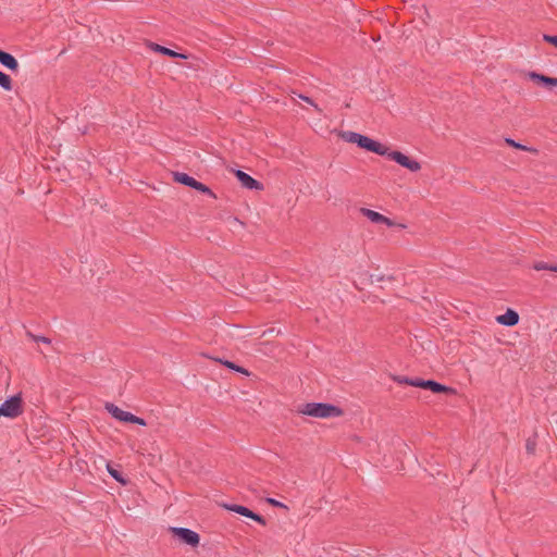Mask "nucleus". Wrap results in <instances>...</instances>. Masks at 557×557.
<instances>
[{
	"label": "nucleus",
	"instance_id": "1",
	"mask_svg": "<svg viewBox=\"0 0 557 557\" xmlns=\"http://www.w3.org/2000/svg\"><path fill=\"white\" fill-rule=\"evenodd\" d=\"M341 138L347 143L356 144L359 148L373 152L379 156L387 157L389 160H393L400 166L409 170L410 172H418L421 170V164L414 159L406 156L405 153L393 150L391 151L388 147L381 144L377 140H374L366 135L352 132V131H344L339 134Z\"/></svg>",
	"mask_w": 557,
	"mask_h": 557
},
{
	"label": "nucleus",
	"instance_id": "2",
	"mask_svg": "<svg viewBox=\"0 0 557 557\" xmlns=\"http://www.w3.org/2000/svg\"><path fill=\"white\" fill-rule=\"evenodd\" d=\"M297 412L320 419L336 418L344 414L341 407L330 403H306L298 407Z\"/></svg>",
	"mask_w": 557,
	"mask_h": 557
},
{
	"label": "nucleus",
	"instance_id": "3",
	"mask_svg": "<svg viewBox=\"0 0 557 557\" xmlns=\"http://www.w3.org/2000/svg\"><path fill=\"white\" fill-rule=\"evenodd\" d=\"M23 412V399L20 394L13 395L0 405V417L14 419Z\"/></svg>",
	"mask_w": 557,
	"mask_h": 557
},
{
	"label": "nucleus",
	"instance_id": "4",
	"mask_svg": "<svg viewBox=\"0 0 557 557\" xmlns=\"http://www.w3.org/2000/svg\"><path fill=\"white\" fill-rule=\"evenodd\" d=\"M169 531L181 543L197 547L200 543V535L187 528L170 527Z\"/></svg>",
	"mask_w": 557,
	"mask_h": 557
},
{
	"label": "nucleus",
	"instance_id": "5",
	"mask_svg": "<svg viewBox=\"0 0 557 557\" xmlns=\"http://www.w3.org/2000/svg\"><path fill=\"white\" fill-rule=\"evenodd\" d=\"M223 507L230 511L236 512L238 515H242L244 517H247L256 522H258L261 525H265L267 521L263 516L252 511L246 506L237 505V504H224Z\"/></svg>",
	"mask_w": 557,
	"mask_h": 557
},
{
	"label": "nucleus",
	"instance_id": "6",
	"mask_svg": "<svg viewBox=\"0 0 557 557\" xmlns=\"http://www.w3.org/2000/svg\"><path fill=\"white\" fill-rule=\"evenodd\" d=\"M234 174L244 188H247L250 190H263L264 189V186L261 182L257 181L256 178H253L246 172H244L242 170H234Z\"/></svg>",
	"mask_w": 557,
	"mask_h": 557
},
{
	"label": "nucleus",
	"instance_id": "7",
	"mask_svg": "<svg viewBox=\"0 0 557 557\" xmlns=\"http://www.w3.org/2000/svg\"><path fill=\"white\" fill-rule=\"evenodd\" d=\"M527 76L536 85L552 89L557 87V77L546 76L537 72H529Z\"/></svg>",
	"mask_w": 557,
	"mask_h": 557
},
{
	"label": "nucleus",
	"instance_id": "8",
	"mask_svg": "<svg viewBox=\"0 0 557 557\" xmlns=\"http://www.w3.org/2000/svg\"><path fill=\"white\" fill-rule=\"evenodd\" d=\"M106 409L108 410V412L116 420L121 421V422H124V423H129L131 422V419L133 413L132 412H128V411H124L122 410L121 408H119L117 406H115L114 404L112 403H107L106 404Z\"/></svg>",
	"mask_w": 557,
	"mask_h": 557
},
{
	"label": "nucleus",
	"instance_id": "9",
	"mask_svg": "<svg viewBox=\"0 0 557 557\" xmlns=\"http://www.w3.org/2000/svg\"><path fill=\"white\" fill-rule=\"evenodd\" d=\"M496 321L505 326H515L519 322V314L517 311L509 308L504 314L497 315Z\"/></svg>",
	"mask_w": 557,
	"mask_h": 557
},
{
	"label": "nucleus",
	"instance_id": "10",
	"mask_svg": "<svg viewBox=\"0 0 557 557\" xmlns=\"http://www.w3.org/2000/svg\"><path fill=\"white\" fill-rule=\"evenodd\" d=\"M425 389L431 391L434 394H448V395L457 394L455 388L444 385L442 383H438L434 380H428Z\"/></svg>",
	"mask_w": 557,
	"mask_h": 557
},
{
	"label": "nucleus",
	"instance_id": "11",
	"mask_svg": "<svg viewBox=\"0 0 557 557\" xmlns=\"http://www.w3.org/2000/svg\"><path fill=\"white\" fill-rule=\"evenodd\" d=\"M0 63L11 72H17L18 62L14 55L0 49Z\"/></svg>",
	"mask_w": 557,
	"mask_h": 557
},
{
	"label": "nucleus",
	"instance_id": "12",
	"mask_svg": "<svg viewBox=\"0 0 557 557\" xmlns=\"http://www.w3.org/2000/svg\"><path fill=\"white\" fill-rule=\"evenodd\" d=\"M173 181L177 184L193 188L196 185V181L193 176L184 172H173Z\"/></svg>",
	"mask_w": 557,
	"mask_h": 557
},
{
	"label": "nucleus",
	"instance_id": "13",
	"mask_svg": "<svg viewBox=\"0 0 557 557\" xmlns=\"http://www.w3.org/2000/svg\"><path fill=\"white\" fill-rule=\"evenodd\" d=\"M147 46L150 50H152L154 52L161 53L163 55H168L173 59L178 58V52H176L168 47L161 46V45L152 42V41H148Z\"/></svg>",
	"mask_w": 557,
	"mask_h": 557
},
{
	"label": "nucleus",
	"instance_id": "14",
	"mask_svg": "<svg viewBox=\"0 0 557 557\" xmlns=\"http://www.w3.org/2000/svg\"><path fill=\"white\" fill-rule=\"evenodd\" d=\"M360 212L362 213L363 216H367L371 222L376 223V224H380L381 221H383V219H384L383 214H381L380 212L373 211L371 209L361 208Z\"/></svg>",
	"mask_w": 557,
	"mask_h": 557
},
{
	"label": "nucleus",
	"instance_id": "15",
	"mask_svg": "<svg viewBox=\"0 0 557 557\" xmlns=\"http://www.w3.org/2000/svg\"><path fill=\"white\" fill-rule=\"evenodd\" d=\"M215 361L222 363L226 368H228L231 370H234V371H236L238 373H242V374H245V375H249V372H248L247 369L243 368L242 366L236 364L233 361H230V360H226V359H220V358H216Z\"/></svg>",
	"mask_w": 557,
	"mask_h": 557
},
{
	"label": "nucleus",
	"instance_id": "16",
	"mask_svg": "<svg viewBox=\"0 0 557 557\" xmlns=\"http://www.w3.org/2000/svg\"><path fill=\"white\" fill-rule=\"evenodd\" d=\"M535 271H552L557 272V263H549L545 261H535L532 265Z\"/></svg>",
	"mask_w": 557,
	"mask_h": 557
},
{
	"label": "nucleus",
	"instance_id": "17",
	"mask_svg": "<svg viewBox=\"0 0 557 557\" xmlns=\"http://www.w3.org/2000/svg\"><path fill=\"white\" fill-rule=\"evenodd\" d=\"M505 143L509 146V147H512L515 149H518V150H523V151H529V152H532V153H537V149L533 148V147H528V146H524L516 140H513L512 138H506L505 139Z\"/></svg>",
	"mask_w": 557,
	"mask_h": 557
},
{
	"label": "nucleus",
	"instance_id": "18",
	"mask_svg": "<svg viewBox=\"0 0 557 557\" xmlns=\"http://www.w3.org/2000/svg\"><path fill=\"white\" fill-rule=\"evenodd\" d=\"M0 87L7 91L12 90L13 88L11 76L2 71H0Z\"/></svg>",
	"mask_w": 557,
	"mask_h": 557
},
{
	"label": "nucleus",
	"instance_id": "19",
	"mask_svg": "<svg viewBox=\"0 0 557 557\" xmlns=\"http://www.w3.org/2000/svg\"><path fill=\"white\" fill-rule=\"evenodd\" d=\"M193 189L197 190L200 194H206L213 199L216 198V195L210 189V187H208L207 185L199 181H196V185L193 186Z\"/></svg>",
	"mask_w": 557,
	"mask_h": 557
},
{
	"label": "nucleus",
	"instance_id": "20",
	"mask_svg": "<svg viewBox=\"0 0 557 557\" xmlns=\"http://www.w3.org/2000/svg\"><path fill=\"white\" fill-rule=\"evenodd\" d=\"M107 469H108V472L110 473V475L119 483L125 485L126 484V479L123 476L122 472L114 469L110 463L107 465Z\"/></svg>",
	"mask_w": 557,
	"mask_h": 557
},
{
	"label": "nucleus",
	"instance_id": "21",
	"mask_svg": "<svg viewBox=\"0 0 557 557\" xmlns=\"http://www.w3.org/2000/svg\"><path fill=\"white\" fill-rule=\"evenodd\" d=\"M536 434H534L532 437L527 438L525 442V450L529 455H534L536 450Z\"/></svg>",
	"mask_w": 557,
	"mask_h": 557
},
{
	"label": "nucleus",
	"instance_id": "22",
	"mask_svg": "<svg viewBox=\"0 0 557 557\" xmlns=\"http://www.w3.org/2000/svg\"><path fill=\"white\" fill-rule=\"evenodd\" d=\"M426 384H428V380H423L420 377H412L410 381V386L420 387L423 389H425Z\"/></svg>",
	"mask_w": 557,
	"mask_h": 557
},
{
	"label": "nucleus",
	"instance_id": "23",
	"mask_svg": "<svg viewBox=\"0 0 557 557\" xmlns=\"http://www.w3.org/2000/svg\"><path fill=\"white\" fill-rule=\"evenodd\" d=\"M412 377L404 376V375H392V380L399 384L410 385V381Z\"/></svg>",
	"mask_w": 557,
	"mask_h": 557
},
{
	"label": "nucleus",
	"instance_id": "24",
	"mask_svg": "<svg viewBox=\"0 0 557 557\" xmlns=\"http://www.w3.org/2000/svg\"><path fill=\"white\" fill-rule=\"evenodd\" d=\"M543 40L557 48V35L543 34Z\"/></svg>",
	"mask_w": 557,
	"mask_h": 557
},
{
	"label": "nucleus",
	"instance_id": "25",
	"mask_svg": "<svg viewBox=\"0 0 557 557\" xmlns=\"http://www.w3.org/2000/svg\"><path fill=\"white\" fill-rule=\"evenodd\" d=\"M298 97L306 101L307 103H309L310 106H312L317 112L321 113L322 110L319 108V106L310 98V97H307V96H304V95H298Z\"/></svg>",
	"mask_w": 557,
	"mask_h": 557
},
{
	"label": "nucleus",
	"instance_id": "26",
	"mask_svg": "<svg viewBox=\"0 0 557 557\" xmlns=\"http://www.w3.org/2000/svg\"><path fill=\"white\" fill-rule=\"evenodd\" d=\"M265 502H267L269 505L273 506V507L288 509V507H287L285 504H283V503H281V502H278V500H276V499H274V498L268 497V498L265 499Z\"/></svg>",
	"mask_w": 557,
	"mask_h": 557
},
{
	"label": "nucleus",
	"instance_id": "27",
	"mask_svg": "<svg viewBox=\"0 0 557 557\" xmlns=\"http://www.w3.org/2000/svg\"><path fill=\"white\" fill-rule=\"evenodd\" d=\"M132 418L133 419H131L129 423L143 425V426L147 425V422L145 421V419L137 417L135 414H133Z\"/></svg>",
	"mask_w": 557,
	"mask_h": 557
},
{
	"label": "nucleus",
	"instance_id": "28",
	"mask_svg": "<svg viewBox=\"0 0 557 557\" xmlns=\"http://www.w3.org/2000/svg\"><path fill=\"white\" fill-rule=\"evenodd\" d=\"M34 339L36 342H41V343H45V344H50L51 343L50 338H48L46 336H37V337H34Z\"/></svg>",
	"mask_w": 557,
	"mask_h": 557
},
{
	"label": "nucleus",
	"instance_id": "29",
	"mask_svg": "<svg viewBox=\"0 0 557 557\" xmlns=\"http://www.w3.org/2000/svg\"><path fill=\"white\" fill-rule=\"evenodd\" d=\"M381 223H382V224H385V225H387V226H394V225H395L394 221H392L389 218H387V216H385V215H384L383 221H381Z\"/></svg>",
	"mask_w": 557,
	"mask_h": 557
},
{
	"label": "nucleus",
	"instance_id": "30",
	"mask_svg": "<svg viewBox=\"0 0 557 557\" xmlns=\"http://www.w3.org/2000/svg\"><path fill=\"white\" fill-rule=\"evenodd\" d=\"M385 278H387L388 281H393V280H394V276H387V277H385L384 275H379V276H376V281H377V282H382V281H384Z\"/></svg>",
	"mask_w": 557,
	"mask_h": 557
},
{
	"label": "nucleus",
	"instance_id": "31",
	"mask_svg": "<svg viewBox=\"0 0 557 557\" xmlns=\"http://www.w3.org/2000/svg\"><path fill=\"white\" fill-rule=\"evenodd\" d=\"M366 276L368 277V281L370 283H373V274H370V273L366 272Z\"/></svg>",
	"mask_w": 557,
	"mask_h": 557
},
{
	"label": "nucleus",
	"instance_id": "32",
	"mask_svg": "<svg viewBox=\"0 0 557 557\" xmlns=\"http://www.w3.org/2000/svg\"><path fill=\"white\" fill-rule=\"evenodd\" d=\"M187 54L178 52V59H187Z\"/></svg>",
	"mask_w": 557,
	"mask_h": 557
}]
</instances>
